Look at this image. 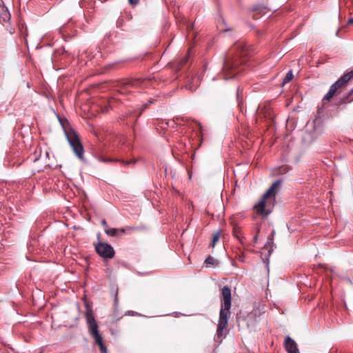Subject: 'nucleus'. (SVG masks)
<instances>
[{
	"instance_id": "b1692460",
	"label": "nucleus",
	"mask_w": 353,
	"mask_h": 353,
	"mask_svg": "<svg viewBox=\"0 0 353 353\" xmlns=\"http://www.w3.org/2000/svg\"><path fill=\"white\" fill-rule=\"evenodd\" d=\"M125 314L131 315V316H137L138 313L134 311H128Z\"/></svg>"
},
{
	"instance_id": "393cba45",
	"label": "nucleus",
	"mask_w": 353,
	"mask_h": 353,
	"mask_svg": "<svg viewBox=\"0 0 353 353\" xmlns=\"http://www.w3.org/2000/svg\"><path fill=\"white\" fill-rule=\"evenodd\" d=\"M114 301L115 306H117V303H118V293H117V290L115 292Z\"/></svg>"
},
{
	"instance_id": "473e14b6",
	"label": "nucleus",
	"mask_w": 353,
	"mask_h": 353,
	"mask_svg": "<svg viewBox=\"0 0 353 353\" xmlns=\"http://www.w3.org/2000/svg\"><path fill=\"white\" fill-rule=\"evenodd\" d=\"M127 228L129 229V230H133L134 229L133 228H130V227H128Z\"/></svg>"
},
{
	"instance_id": "c756f323",
	"label": "nucleus",
	"mask_w": 353,
	"mask_h": 353,
	"mask_svg": "<svg viewBox=\"0 0 353 353\" xmlns=\"http://www.w3.org/2000/svg\"><path fill=\"white\" fill-rule=\"evenodd\" d=\"M102 161H104V162H106V161H108L110 160L109 159H102Z\"/></svg>"
},
{
	"instance_id": "aec40b11",
	"label": "nucleus",
	"mask_w": 353,
	"mask_h": 353,
	"mask_svg": "<svg viewBox=\"0 0 353 353\" xmlns=\"http://www.w3.org/2000/svg\"><path fill=\"white\" fill-rule=\"evenodd\" d=\"M116 312H117V309L115 308L114 316H113V319H112V321L114 323L117 322V321L119 319V317H118L117 315L116 314Z\"/></svg>"
},
{
	"instance_id": "20e7f679",
	"label": "nucleus",
	"mask_w": 353,
	"mask_h": 353,
	"mask_svg": "<svg viewBox=\"0 0 353 353\" xmlns=\"http://www.w3.org/2000/svg\"><path fill=\"white\" fill-rule=\"evenodd\" d=\"M85 318L90 335L93 337L95 343L99 346L100 350L104 353L107 352V348L103 344V338L99 334L98 324L94 316L93 312L88 305L85 312Z\"/></svg>"
},
{
	"instance_id": "9b49d317",
	"label": "nucleus",
	"mask_w": 353,
	"mask_h": 353,
	"mask_svg": "<svg viewBox=\"0 0 353 353\" xmlns=\"http://www.w3.org/2000/svg\"><path fill=\"white\" fill-rule=\"evenodd\" d=\"M198 86V79L197 78H193L191 81V82L188 83L185 85V88L188 90H190L191 92L194 91L196 89V87Z\"/></svg>"
},
{
	"instance_id": "2eb2a0df",
	"label": "nucleus",
	"mask_w": 353,
	"mask_h": 353,
	"mask_svg": "<svg viewBox=\"0 0 353 353\" xmlns=\"http://www.w3.org/2000/svg\"><path fill=\"white\" fill-rule=\"evenodd\" d=\"M293 77H294V75H293L292 71V70L288 71L283 80V84L288 83L293 79Z\"/></svg>"
},
{
	"instance_id": "4468645a",
	"label": "nucleus",
	"mask_w": 353,
	"mask_h": 353,
	"mask_svg": "<svg viewBox=\"0 0 353 353\" xmlns=\"http://www.w3.org/2000/svg\"><path fill=\"white\" fill-rule=\"evenodd\" d=\"M236 101L239 105L243 102V90L240 87L236 89Z\"/></svg>"
},
{
	"instance_id": "6ab92c4d",
	"label": "nucleus",
	"mask_w": 353,
	"mask_h": 353,
	"mask_svg": "<svg viewBox=\"0 0 353 353\" xmlns=\"http://www.w3.org/2000/svg\"><path fill=\"white\" fill-rule=\"evenodd\" d=\"M3 14L7 15V9L3 5V1H0V16H1Z\"/></svg>"
},
{
	"instance_id": "a211bd4d",
	"label": "nucleus",
	"mask_w": 353,
	"mask_h": 353,
	"mask_svg": "<svg viewBox=\"0 0 353 353\" xmlns=\"http://www.w3.org/2000/svg\"><path fill=\"white\" fill-rule=\"evenodd\" d=\"M220 232H217L213 234L212 246L214 247L216 242L219 239Z\"/></svg>"
},
{
	"instance_id": "2f4dec72",
	"label": "nucleus",
	"mask_w": 353,
	"mask_h": 353,
	"mask_svg": "<svg viewBox=\"0 0 353 353\" xmlns=\"http://www.w3.org/2000/svg\"><path fill=\"white\" fill-rule=\"evenodd\" d=\"M130 114H131V112L128 113L126 115V117H128Z\"/></svg>"
},
{
	"instance_id": "4be33fe9",
	"label": "nucleus",
	"mask_w": 353,
	"mask_h": 353,
	"mask_svg": "<svg viewBox=\"0 0 353 353\" xmlns=\"http://www.w3.org/2000/svg\"><path fill=\"white\" fill-rule=\"evenodd\" d=\"M135 162H136V161H135V160H133V161H132V160H130V161H122V163H123V164H125V165H130V164H131V163H134Z\"/></svg>"
},
{
	"instance_id": "bb28decb",
	"label": "nucleus",
	"mask_w": 353,
	"mask_h": 353,
	"mask_svg": "<svg viewBox=\"0 0 353 353\" xmlns=\"http://www.w3.org/2000/svg\"><path fill=\"white\" fill-rule=\"evenodd\" d=\"M347 24H349V25L353 24V18H350L348 19Z\"/></svg>"
},
{
	"instance_id": "c85d7f7f",
	"label": "nucleus",
	"mask_w": 353,
	"mask_h": 353,
	"mask_svg": "<svg viewBox=\"0 0 353 353\" xmlns=\"http://www.w3.org/2000/svg\"><path fill=\"white\" fill-rule=\"evenodd\" d=\"M103 112H108V106H105L103 110H102Z\"/></svg>"
},
{
	"instance_id": "7ed1b4c3",
	"label": "nucleus",
	"mask_w": 353,
	"mask_h": 353,
	"mask_svg": "<svg viewBox=\"0 0 353 353\" xmlns=\"http://www.w3.org/2000/svg\"><path fill=\"white\" fill-rule=\"evenodd\" d=\"M221 295L223 297V302L221 306L216 333L217 339H221L223 336V332L228 327V319L231 315L230 308L232 305V296L230 288L228 285L223 286L221 288Z\"/></svg>"
},
{
	"instance_id": "f03ea898",
	"label": "nucleus",
	"mask_w": 353,
	"mask_h": 353,
	"mask_svg": "<svg viewBox=\"0 0 353 353\" xmlns=\"http://www.w3.org/2000/svg\"><path fill=\"white\" fill-rule=\"evenodd\" d=\"M281 181H275L268 190L263 194L260 201L254 205V210L258 215L268 216L273 210L276 195L279 190Z\"/></svg>"
},
{
	"instance_id": "a878e982",
	"label": "nucleus",
	"mask_w": 353,
	"mask_h": 353,
	"mask_svg": "<svg viewBox=\"0 0 353 353\" xmlns=\"http://www.w3.org/2000/svg\"><path fill=\"white\" fill-rule=\"evenodd\" d=\"M101 225L105 228V229L107 228V227H108V223L105 219H103L101 221Z\"/></svg>"
},
{
	"instance_id": "f3484780",
	"label": "nucleus",
	"mask_w": 353,
	"mask_h": 353,
	"mask_svg": "<svg viewBox=\"0 0 353 353\" xmlns=\"http://www.w3.org/2000/svg\"><path fill=\"white\" fill-rule=\"evenodd\" d=\"M188 61V55L186 54L183 57H182L180 61H179V68L178 70H180L181 68H182L183 65H185Z\"/></svg>"
},
{
	"instance_id": "1a4fd4ad",
	"label": "nucleus",
	"mask_w": 353,
	"mask_h": 353,
	"mask_svg": "<svg viewBox=\"0 0 353 353\" xmlns=\"http://www.w3.org/2000/svg\"><path fill=\"white\" fill-rule=\"evenodd\" d=\"M262 312L258 307L254 308L246 317L248 326H254L258 321V319L261 316Z\"/></svg>"
},
{
	"instance_id": "9d476101",
	"label": "nucleus",
	"mask_w": 353,
	"mask_h": 353,
	"mask_svg": "<svg viewBox=\"0 0 353 353\" xmlns=\"http://www.w3.org/2000/svg\"><path fill=\"white\" fill-rule=\"evenodd\" d=\"M284 347L288 353H299L296 343L289 336L285 338Z\"/></svg>"
},
{
	"instance_id": "39448f33",
	"label": "nucleus",
	"mask_w": 353,
	"mask_h": 353,
	"mask_svg": "<svg viewBox=\"0 0 353 353\" xmlns=\"http://www.w3.org/2000/svg\"><path fill=\"white\" fill-rule=\"evenodd\" d=\"M150 79H123L118 83L117 90L121 94H128L138 88H148L151 85Z\"/></svg>"
},
{
	"instance_id": "cd10ccee",
	"label": "nucleus",
	"mask_w": 353,
	"mask_h": 353,
	"mask_svg": "<svg viewBox=\"0 0 353 353\" xmlns=\"http://www.w3.org/2000/svg\"><path fill=\"white\" fill-rule=\"evenodd\" d=\"M119 232H120L121 234H123L125 233V229H120V230H119Z\"/></svg>"
},
{
	"instance_id": "423d86ee",
	"label": "nucleus",
	"mask_w": 353,
	"mask_h": 353,
	"mask_svg": "<svg viewBox=\"0 0 353 353\" xmlns=\"http://www.w3.org/2000/svg\"><path fill=\"white\" fill-rule=\"evenodd\" d=\"M59 121L64 130V132L68 139V141L69 142L70 145L72 148L73 152L79 159H83L84 149L77 133L74 131V129L71 128L67 129L64 126V123L62 120L59 119Z\"/></svg>"
},
{
	"instance_id": "0eeeda50",
	"label": "nucleus",
	"mask_w": 353,
	"mask_h": 353,
	"mask_svg": "<svg viewBox=\"0 0 353 353\" xmlns=\"http://www.w3.org/2000/svg\"><path fill=\"white\" fill-rule=\"evenodd\" d=\"M353 78V70L343 74L335 83H334L330 88L328 92L323 97V100L330 101L334 95L336 93L337 90L341 88L345 87L349 81Z\"/></svg>"
},
{
	"instance_id": "f8f14e48",
	"label": "nucleus",
	"mask_w": 353,
	"mask_h": 353,
	"mask_svg": "<svg viewBox=\"0 0 353 353\" xmlns=\"http://www.w3.org/2000/svg\"><path fill=\"white\" fill-rule=\"evenodd\" d=\"M205 263H206L207 266H216L218 265V261L216 260L215 259H214L212 256H208L205 260Z\"/></svg>"
},
{
	"instance_id": "ddd939ff",
	"label": "nucleus",
	"mask_w": 353,
	"mask_h": 353,
	"mask_svg": "<svg viewBox=\"0 0 353 353\" xmlns=\"http://www.w3.org/2000/svg\"><path fill=\"white\" fill-rule=\"evenodd\" d=\"M104 232L108 236H116L118 235L119 230L116 228H110L109 227H107V228L104 230Z\"/></svg>"
},
{
	"instance_id": "dca6fc26",
	"label": "nucleus",
	"mask_w": 353,
	"mask_h": 353,
	"mask_svg": "<svg viewBox=\"0 0 353 353\" xmlns=\"http://www.w3.org/2000/svg\"><path fill=\"white\" fill-rule=\"evenodd\" d=\"M267 9V8L264 6H262V5H256V6H254L252 8H251V10L252 12H264L265 10Z\"/></svg>"
},
{
	"instance_id": "6e6552de",
	"label": "nucleus",
	"mask_w": 353,
	"mask_h": 353,
	"mask_svg": "<svg viewBox=\"0 0 353 353\" xmlns=\"http://www.w3.org/2000/svg\"><path fill=\"white\" fill-rule=\"evenodd\" d=\"M96 252L104 259H112L114 256L115 252L113 247L107 243L101 241L94 244Z\"/></svg>"
},
{
	"instance_id": "5701e85b",
	"label": "nucleus",
	"mask_w": 353,
	"mask_h": 353,
	"mask_svg": "<svg viewBox=\"0 0 353 353\" xmlns=\"http://www.w3.org/2000/svg\"><path fill=\"white\" fill-rule=\"evenodd\" d=\"M128 1L130 4L134 6L139 3V0H128Z\"/></svg>"
},
{
	"instance_id": "f257e3e1",
	"label": "nucleus",
	"mask_w": 353,
	"mask_h": 353,
	"mask_svg": "<svg viewBox=\"0 0 353 353\" xmlns=\"http://www.w3.org/2000/svg\"><path fill=\"white\" fill-rule=\"evenodd\" d=\"M251 54V50L245 41H239L226 56L223 66V78L229 79L244 70L246 57Z\"/></svg>"
},
{
	"instance_id": "412c9836",
	"label": "nucleus",
	"mask_w": 353,
	"mask_h": 353,
	"mask_svg": "<svg viewBox=\"0 0 353 353\" xmlns=\"http://www.w3.org/2000/svg\"><path fill=\"white\" fill-rule=\"evenodd\" d=\"M352 94H353V88L350 91L348 96L346 97V100L348 102L353 101V99H349V97H350Z\"/></svg>"
},
{
	"instance_id": "7c9ffc66",
	"label": "nucleus",
	"mask_w": 353,
	"mask_h": 353,
	"mask_svg": "<svg viewBox=\"0 0 353 353\" xmlns=\"http://www.w3.org/2000/svg\"><path fill=\"white\" fill-rule=\"evenodd\" d=\"M97 239H98V240L100 239V234H99L97 235Z\"/></svg>"
}]
</instances>
